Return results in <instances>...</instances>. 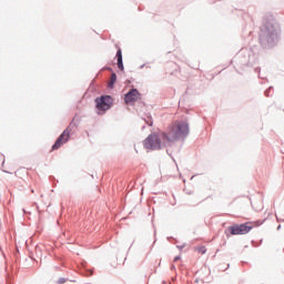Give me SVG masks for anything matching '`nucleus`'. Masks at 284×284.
Returning a JSON list of instances; mask_svg holds the SVG:
<instances>
[{
    "label": "nucleus",
    "mask_w": 284,
    "mask_h": 284,
    "mask_svg": "<svg viewBox=\"0 0 284 284\" xmlns=\"http://www.w3.org/2000/svg\"><path fill=\"white\" fill-rule=\"evenodd\" d=\"M190 134V124L185 120L174 121L169 126L166 132L162 133V138L164 142L170 145V143H174L179 141V139H185V136Z\"/></svg>",
    "instance_id": "nucleus-1"
},
{
    "label": "nucleus",
    "mask_w": 284,
    "mask_h": 284,
    "mask_svg": "<svg viewBox=\"0 0 284 284\" xmlns=\"http://www.w3.org/2000/svg\"><path fill=\"white\" fill-rule=\"evenodd\" d=\"M114 100L110 95H102L95 100V108L99 114H105L112 108Z\"/></svg>",
    "instance_id": "nucleus-2"
},
{
    "label": "nucleus",
    "mask_w": 284,
    "mask_h": 284,
    "mask_svg": "<svg viewBox=\"0 0 284 284\" xmlns=\"http://www.w3.org/2000/svg\"><path fill=\"white\" fill-rule=\"evenodd\" d=\"M145 150H161V139L156 133L150 134L143 142Z\"/></svg>",
    "instance_id": "nucleus-3"
},
{
    "label": "nucleus",
    "mask_w": 284,
    "mask_h": 284,
    "mask_svg": "<svg viewBox=\"0 0 284 284\" xmlns=\"http://www.w3.org/2000/svg\"><path fill=\"white\" fill-rule=\"evenodd\" d=\"M252 230V226L247 225V223L244 224H235L232 226H229L227 232L232 234V236H239L243 234H247Z\"/></svg>",
    "instance_id": "nucleus-4"
},
{
    "label": "nucleus",
    "mask_w": 284,
    "mask_h": 284,
    "mask_svg": "<svg viewBox=\"0 0 284 284\" xmlns=\"http://www.w3.org/2000/svg\"><path fill=\"white\" fill-rule=\"evenodd\" d=\"M72 130L70 128H67L61 135L57 139L55 143L52 145V150H59V148H61V145H63L64 143H68V141H70V134H71Z\"/></svg>",
    "instance_id": "nucleus-5"
},
{
    "label": "nucleus",
    "mask_w": 284,
    "mask_h": 284,
    "mask_svg": "<svg viewBox=\"0 0 284 284\" xmlns=\"http://www.w3.org/2000/svg\"><path fill=\"white\" fill-rule=\"evenodd\" d=\"M139 99H141V93H139V90L136 89H132L124 97V101L129 105H132V103H136Z\"/></svg>",
    "instance_id": "nucleus-6"
},
{
    "label": "nucleus",
    "mask_w": 284,
    "mask_h": 284,
    "mask_svg": "<svg viewBox=\"0 0 284 284\" xmlns=\"http://www.w3.org/2000/svg\"><path fill=\"white\" fill-rule=\"evenodd\" d=\"M116 58H118V68L119 70L123 71V53L121 52V49L118 50L116 52Z\"/></svg>",
    "instance_id": "nucleus-7"
},
{
    "label": "nucleus",
    "mask_w": 284,
    "mask_h": 284,
    "mask_svg": "<svg viewBox=\"0 0 284 284\" xmlns=\"http://www.w3.org/2000/svg\"><path fill=\"white\" fill-rule=\"evenodd\" d=\"M114 83H116V73L111 74V81L109 83V88H114Z\"/></svg>",
    "instance_id": "nucleus-8"
},
{
    "label": "nucleus",
    "mask_w": 284,
    "mask_h": 284,
    "mask_svg": "<svg viewBox=\"0 0 284 284\" xmlns=\"http://www.w3.org/2000/svg\"><path fill=\"white\" fill-rule=\"evenodd\" d=\"M196 252H199V254H205V252H207V250L205 248V246H199L195 248Z\"/></svg>",
    "instance_id": "nucleus-9"
},
{
    "label": "nucleus",
    "mask_w": 284,
    "mask_h": 284,
    "mask_svg": "<svg viewBox=\"0 0 284 284\" xmlns=\"http://www.w3.org/2000/svg\"><path fill=\"white\" fill-rule=\"evenodd\" d=\"M2 168H3V170L7 169V166H6V161L2 162Z\"/></svg>",
    "instance_id": "nucleus-10"
},
{
    "label": "nucleus",
    "mask_w": 284,
    "mask_h": 284,
    "mask_svg": "<svg viewBox=\"0 0 284 284\" xmlns=\"http://www.w3.org/2000/svg\"><path fill=\"white\" fill-rule=\"evenodd\" d=\"M59 283L63 284V283H65V280H60Z\"/></svg>",
    "instance_id": "nucleus-11"
},
{
    "label": "nucleus",
    "mask_w": 284,
    "mask_h": 284,
    "mask_svg": "<svg viewBox=\"0 0 284 284\" xmlns=\"http://www.w3.org/2000/svg\"><path fill=\"white\" fill-rule=\"evenodd\" d=\"M179 257H175V260L174 261H176Z\"/></svg>",
    "instance_id": "nucleus-12"
}]
</instances>
